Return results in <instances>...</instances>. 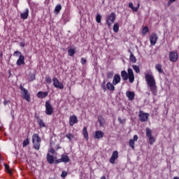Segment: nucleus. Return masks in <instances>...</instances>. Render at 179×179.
Listing matches in <instances>:
<instances>
[{
    "label": "nucleus",
    "instance_id": "1",
    "mask_svg": "<svg viewBox=\"0 0 179 179\" xmlns=\"http://www.w3.org/2000/svg\"><path fill=\"white\" fill-rule=\"evenodd\" d=\"M145 78L147 84L150 87V90L152 92V94L156 95V89H157V87H156V81L155 80V78L151 74H146Z\"/></svg>",
    "mask_w": 179,
    "mask_h": 179
},
{
    "label": "nucleus",
    "instance_id": "2",
    "mask_svg": "<svg viewBox=\"0 0 179 179\" xmlns=\"http://www.w3.org/2000/svg\"><path fill=\"white\" fill-rule=\"evenodd\" d=\"M128 73L125 71H122L121 72V77L123 79V80H129L130 83H134V81L135 80V76L134 75V71L132 69H128L127 71Z\"/></svg>",
    "mask_w": 179,
    "mask_h": 179
},
{
    "label": "nucleus",
    "instance_id": "3",
    "mask_svg": "<svg viewBox=\"0 0 179 179\" xmlns=\"http://www.w3.org/2000/svg\"><path fill=\"white\" fill-rule=\"evenodd\" d=\"M32 143L36 150H40V143H41V138L37 134L32 136Z\"/></svg>",
    "mask_w": 179,
    "mask_h": 179
},
{
    "label": "nucleus",
    "instance_id": "4",
    "mask_svg": "<svg viewBox=\"0 0 179 179\" xmlns=\"http://www.w3.org/2000/svg\"><path fill=\"white\" fill-rule=\"evenodd\" d=\"M13 55L16 57H19L17 61V66H21V65H24V56L22 55V52L20 51H15L13 53Z\"/></svg>",
    "mask_w": 179,
    "mask_h": 179
},
{
    "label": "nucleus",
    "instance_id": "5",
    "mask_svg": "<svg viewBox=\"0 0 179 179\" xmlns=\"http://www.w3.org/2000/svg\"><path fill=\"white\" fill-rule=\"evenodd\" d=\"M45 114L47 115H52V113H54V108L51 106V102L50 101H47L45 102Z\"/></svg>",
    "mask_w": 179,
    "mask_h": 179
},
{
    "label": "nucleus",
    "instance_id": "6",
    "mask_svg": "<svg viewBox=\"0 0 179 179\" xmlns=\"http://www.w3.org/2000/svg\"><path fill=\"white\" fill-rule=\"evenodd\" d=\"M20 89L22 91L23 99H25L27 101H30V94L29 91L22 85H20Z\"/></svg>",
    "mask_w": 179,
    "mask_h": 179
},
{
    "label": "nucleus",
    "instance_id": "7",
    "mask_svg": "<svg viewBox=\"0 0 179 179\" xmlns=\"http://www.w3.org/2000/svg\"><path fill=\"white\" fill-rule=\"evenodd\" d=\"M177 59H178V53L176 51L170 52L169 61H171V62H177Z\"/></svg>",
    "mask_w": 179,
    "mask_h": 179
},
{
    "label": "nucleus",
    "instance_id": "8",
    "mask_svg": "<svg viewBox=\"0 0 179 179\" xmlns=\"http://www.w3.org/2000/svg\"><path fill=\"white\" fill-rule=\"evenodd\" d=\"M52 81H53V86H55V87H56L57 89H60V90L64 89V84H62V83L59 82L58 78H54L52 79Z\"/></svg>",
    "mask_w": 179,
    "mask_h": 179
},
{
    "label": "nucleus",
    "instance_id": "9",
    "mask_svg": "<svg viewBox=\"0 0 179 179\" xmlns=\"http://www.w3.org/2000/svg\"><path fill=\"white\" fill-rule=\"evenodd\" d=\"M114 20H115V14L111 13L108 16L106 19V24H108V27H110V26L114 23Z\"/></svg>",
    "mask_w": 179,
    "mask_h": 179
},
{
    "label": "nucleus",
    "instance_id": "10",
    "mask_svg": "<svg viewBox=\"0 0 179 179\" xmlns=\"http://www.w3.org/2000/svg\"><path fill=\"white\" fill-rule=\"evenodd\" d=\"M157 40H159V36H157V34H152V35L150 36V41L151 45H156Z\"/></svg>",
    "mask_w": 179,
    "mask_h": 179
},
{
    "label": "nucleus",
    "instance_id": "11",
    "mask_svg": "<svg viewBox=\"0 0 179 179\" xmlns=\"http://www.w3.org/2000/svg\"><path fill=\"white\" fill-rule=\"evenodd\" d=\"M139 118L141 122H146V121H148V118H149V114L140 111Z\"/></svg>",
    "mask_w": 179,
    "mask_h": 179
},
{
    "label": "nucleus",
    "instance_id": "12",
    "mask_svg": "<svg viewBox=\"0 0 179 179\" xmlns=\"http://www.w3.org/2000/svg\"><path fill=\"white\" fill-rule=\"evenodd\" d=\"M74 124H78V117H76L75 115H73L69 118V125L70 127H73Z\"/></svg>",
    "mask_w": 179,
    "mask_h": 179
},
{
    "label": "nucleus",
    "instance_id": "13",
    "mask_svg": "<svg viewBox=\"0 0 179 179\" xmlns=\"http://www.w3.org/2000/svg\"><path fill=\"white\" fill-rule=\"evenodd\" d=\"M117 159H118V151H113L112 156L110 159V163H111L112 164H114Z\"/></svg>",
    "mask_w": 179,
    "mask_h": 179
},
{
    "label": "nucleus",
    "instance_id": "14",
    "mask_svg": "<svg viewBox=\"0 0 179 179\" xmlns=\"http://www.w3.org/2000/svg\"><path fill=\"white\" fill-rule=\"evenodd\" d=\"M120 82H121V76H120L119 74H115L113 77V85L115 86V85H118Z\"/></svg>",
    "mask_w": 179,
    "mask_h": 179
},
{
    "label": "nucleus",
    "instance_id": "15",
    "mask_svg": "<svg viewBox=\"0 0 179 179\" xmlns=\"http://www.w3.org/2000/svg\"><path fill=\"white\" fill-rule=\"evenodd\" d=\"M126 96L128 97L129 100H134L135 99V93L134 92L127 91Z\"/></svg>",
    "mask_w": 179,
    "mask_h": 179
},
{
    "label": "nucleus",
    "instance_id": "16",
    "mask_svg": "<svg viewBox=\"0 0 179 179\" xmlns=\"http://www.w3.org/2000/svg\"><path fill=\"white\" fill-rule=\"evenodd\" d=\"M104 136V132L101 131H97L95 132L94 138L96 139H101Z\"/></svg>",
    "mask_w": 179,
    "mask_h": 179
},
{
    "label": "nucleus",
    "instance_id": "17",
    "mask_svg": "<svg viewBox=\"0 0 179 179\" xmlns=\"http://www.w3.org/2000/svg\"><path fill=\"white\" fill-rule=\"evenodd\" d=\"M36 120H37V122L39 125V128H45V123H44V121L43 120V119L37 117Z\"/></svg>",
    "mask_w": 179,
    "mask_h": 179
},
{
    "label": "nucleus",
    "instance_id": "18",
    "mask_svg": "<svg viewBox=\"0 0 179 179\" xmlns=\"http://www.w3.org/2000/svg\"><path fill=\"white\" fill-rule=\"evenodd\" d=\"M21 19L24 20L29 17V8H27L24 13H20Z\"/></svg>",
    "mask_w": 179,
    "mask_h": 179
},
{
    "label": "nucleus",
    "instance_id": "19",
    "mask_svg": "<svg viewBox=\"0 0 179 179\" xmlns=\"http://www.w3.org/2000/svg\"><path fill=\"white\" fill-rule=\"evenodd\" d=\"M37 96L39 99H45L48 96V92H39L37 94Z\"/></svg>",
    "mask_w": 179,
    "mask_h": 179
},
{
    "label": "nucleus",
    "instance_id": "20",
    "mask_svg": "<svg viewBox=\"0 0 179 179\" xmlns=\"http://www.w3.org/2000/svg\"><path fill=\"white\" fill-rule=\"evenodd\" d=\"M106 89H108V90H110L111 92H114V90H115V87H114L111 83H108L106 84Z\"/></svg>",
    "mask_w": 179,
    "mask_h": 179
},
{
    "label": "nucleus",
    "instance_id": "21",
    "mask_svg": "<svg viewBox=\"0 0 179 179\" xmlns=\"http://www.w3.org/2000/svg\"><path fill=\"white\" fill-rule=\"evenodd\" d=\"M69 157H68V155L64 154L62 155V161L63 163H68L69 162Z\"/></svg>",
    "mask_w": 179,
    "mask_h": 179
},
{
    "label": "nucleus",
    "instance_id": "22",
    "mask_svg": "<svg viewBox=\"0 0 179 179\" xmlns=\"http://www.w3.org/2000/svg\"><path fill=\"white\" fill-rule=\"evenodd\" d=\"M83 134L84 136V138H85L86 141H88L89 140V134L87 133V129L86 127L83 128Z\"/></svg>",
    "mask_w": 179,
    "mask_h": 179
},
{
    "label": "nucleus",
    "instance_id": "23",
    "mask_svg": "<svg viewBox=\"0 0 179 179\" xmlns=\"http://www.w3.org/2000/svg\"><path fill=\"white\" fill-rule=\"evenodd\" d=\"M47 160L50 164H52L54 163V157L50 154L47 155Z\"/></svg>",
    "mask_w": 179,
    "mask_h": 179
},
{
    "label": "nucleus",
    "instance_id": "24",
    "mask_svg": "<svg viewBox=\"0 0 179 179\" xmlns=\"http://www.w3.org/2000/svg\"><path fill=\"white\" fill-rule=\"evenodd\" d=\"M61 9H62V6H61V4L57 5L55 8V15H58V13H59V12H61Z\"/></svg>",
    "mask_w": 179,
    "mask_h": 179
},
{
    "label": "nucleus",
    "instance_id": "25",
    "mask_svg": "<svg viewBox=\"0 0 179 179\" xmlns=\"http://www.w3.org/2000/svg\"><path fill=\"white\" fill-rule=\"evenodd\" d=\"M145 134H146V136L147 138H150L152 137V129H149V128H146L145 129Z\"/></svg>",
    "mask_w": 179,
    "mask_h": 179
},
{
    "label": "nucleus",
    "instance_id": "26",
    "mask_svg": "<svg viewBox=\"0 0 179 179\" xmlns=\"http://www.w3.org/2000/svg\"><path fill=\"white\" fill-rule=\"evenodd\" d=\"M129 145L131 148H132L133 150L135 149V141H134V139L129 140Z\"/></svg>",
    "mask_w": 179,
    "mask_h": 179
},
{
    "label": "nucleus",
    "instance_id": "27",
    "mask_svg": "<svg viewBox=\"0 0 179 179\" xmlns=\"http://www.w3.org/2000/svg\"><path fill=\"white\" fill-rule=\"evenodd\" d=\"M118 30H120V26L118 25V23H115L113 26V31H115V33H118Z\"/></svg>",
    "mask_w": 179,
    "mask_h": 179
},
{
    "label": "nucleus",
    "instance_id": "28",
    "mask_svg": "<svg viewBox=\"0 0 179 179\" xmlns=\"http://www.w3.org/2000/svg\"><path fill=\"white\" fill-rule=\"evenodd\" d=\"M155 69L159 73H163V70L162 69V64H156L155 65Z\"/></svg>",
    "mask_w": 179,
    "mask_h": 179
},
{
    "label": "nucleus",
    "instance_id": "29",
    "mask_svg": "<svg viewBox=\"0 0 179 179\" xmlns=\"http://www.w3.org/2000/svg\"><path fill=\"white\" fill-rule=\"evenodd\" d=\"M130 61L131 62H133V64H135V62H136V57L134 56V54L132 52H131L130 54Z\"/></svg>",
    "mask_w": 179,
    "mask_h": 179
},
{
    "label": "nucleus",
    "instance_id": "30",
    "mask_svg": "<svg viewBox=\"0 0 179 179\" xmlns=\"http://www.w3.org/2000/svg\"><path fill=\"white\" fill-rule=\"evenodd\" d=\"M129 7H130L131 9H132L133 12H138V8L134 7V3H129Z\"/></svg>",
    "mask_w": 179,
    "mask_h": 179
},
{
    "label": "nucleus",
    "instance_id": "31",
    "mask_svg": "<svg viewBox=\"0 0 179 179\" xmlns=\"http://www.w3.org/2000/svg\"><path fill=\"white\" fill-rule=\"evenodd\" d=\"M113 76H114V71H109L107 73L108 79H113Z\"/></svg>",
    "mask_w": 179,
    "mask_h": 179
},
{
    "label": "nucleus",
    "instance_id": "32",
    "mask_svg": "<svg viewBox=\"0 0 179 179\" xmlns=\"http://www.w3.org/2000/svg\"><path fill=\"white\" fill-rule=\"evenodd\" d=\"M4 167H5L6 170L7 171V172L8 173V174L12 176V171L10 170V169H9V165L4 164Z\"/></svg>",
    "mask_w": 179,
    "mask_h": 179
},
{
    "label": "nucleus",
    "instance_id": "33",
    "mask_svg": "<svg viewBox=\"0 0 179 179\" xmlns=\"http://www.w3.org/2000/svg\"><path fill=\"white\" fill-rule=\"evenodd\" d=\"M75 49H70V50H69V51H68V54H69V55L70 56V57H73V55H75Z\"/></svg>",
    "mask_w": 179,
    "mask_h": 179
},
{
    "label": "nucleus",
    "instance_id": "34",
    "mask_svg": "<svg viewBox=\"0 0 179 179\" xmlns=\"http://www.w3.org/2000/svg\"><path fill=\"white\" fill-rule=\"evenodd\" d=\"M98 121L99 122V125L101 127H103V125L104 124V119L101 117H98Z\"/></svg>",
    "mask_w": 179,
    "mask_h": 179
},
{
    "label": "nucleus",
    "instance_id": "35",
    "mask_svg": "<svg viewBox=\"0 0 179 179\" xmlns=\"http://www.w3.org/2000/svg\"><path fill=\"white\" fill-rule=\"evenodd\" d=\"M133 69L135 70V71L136 72V73H139L141 72V70L139 69V66H136V65H133L132 66Z\"/></svg>",
    "mask_w": 179,
    "mask_h": 179
},
{
    "label": "nucleus",
    "instance_id": "36",
    "mask_svg": "<svg viewBox=\"0 0 179 179\" xmlns=\"http://www.w3.org/2000/svg\"><path fill=\"white\" fill-rule=\"evenodd\" d=\"M149 138V142L150 145H153V143H155V142H156V139L155 138V137L151 136V137H148Z\"/></svg>",
    "mask_w": 179,
    "mask_h": 179
},
{
    "label": "nucleus",
    "instance_id": "37",
    "mask_svg": "<svg viewBox=\"0 0 179 179\" xmlns=\"http://www.w3.org/2000/svg\"><path fill=\"white\" fill-rule=\"evenodd\" d=\"M96 21L97 23H101V15L100 14L96 15Z\"/></svg>",
    "mask_w": 179,
    "mask_h": 179
},
{
    "label": "nucleus",
    "instance_id": "38",
    "mask_svg": "<svg viewBox=\"0 0 179 179\" xmlns=\"http://www.w3.org/2000/svg\"><path fill=\"white\" fill-rule=\"evenodd\" d=\"M101 88L102 90H103V92H106V90H107V88L106 87V80L103 81Z\"/></svg>",
    "mask_w": 179,
    "mask_h": 179
},
{
    "label": "nucleus",
    "instance_id": "39",
    "mask_svg": "<svg viewBox=\"0 0 179 179\" xmlns=\"http://www.w3.org/2000/svg\"><path fill=\"white\" fill-rule=\"evenodd\" d=\"M29 143H30V142L29 141V138L25 139L22 143L23 148H26V146H27V145H29Z\"/></svg>",
    "mask_w": 179,
    "mask_h": 179
},
{
    "label": "nucleus",
    "instance_id": "40",
    "mask_svg": "<svg viewBox=\"0 0 179 179\" xmlns=\"http://www.w3.org/2000/svg\"><path fill=\"white\" fill-rule=\"evenodd\" d=\"M148 31H149V28L148 27H145L142 30V33L144 36L148 33Z\"/></svg>",
    "mask_w": 179,
    "mask_h": 179
},
{
    "label": "nucleus",
    "instance_id": "41",
    "mask_svg": "<svg viewBox=\"0 0 179 179\" xmlns=\"http://www.w3.org/2000/svg\"><path fill=\"white\" fill-rule=\"evenodd\" d=\"M66 138L69 139V141H72V139L73 138V135L72 134H68L66 135Z\"/></svg>",
    "mask_w": 179,
    "mask_h": 179
},
{
    "label": "nucleus",
    "instance_id": "42",
    "mask_svg": "<svg viewBox=\"0 0 179 179\" xmlns=\"http://www.w3.org/2000/svg\"><path fill=\"white\" fill-rule=\"evenodd\" d=\"M45 82L46 83H48V85H51V82H52L51 78L45 77Z\"/></svg>",
    "mask_w": 179,
    "mask_h": 179
},
{
    "label": "nucleus",
    "instance_id": "43",
    "mask_svg": "<svg viewBox=\"0 0 179 179\" xmlns=\"http://www.w3.org/2000/svg\"><path fill=\"white\" fill-rule=\"evenodd\" d=\"M67 176H68V172L62 171V173L61 174L62 178H65V177H66Z\"/></svg>",
    "mask_w": 179,
    "mask_h": 179
},
{
    "label": "nucleus",
    "instance_id": "44",
    "mask_svg": "<svg viewBox=\"0 0 179 179\" xmlns=\"http://www.w3.org/2000/svg\"><path fill=\"white\" fill-rule=\"evenodd\" d=\"M118 121L120 124H125V120L124 119H122L121 117H118Z\"/></svg>",
    "mask_w": 179,
    "mask_h": 179
},
{
    "label": "nucleus",
    "instance_id": "45",
    "mask_svg": "<svg viewBox=\"0 0 179 179\" xmlns=\"http://www.w3.org/2000/svg\"><path fill=\"white\" fill-rule=\"evenodd\" d=\"M81 64L83 65H85V64H86V59L85 58H81Z\"/></svg>",
    "mask_w": 179,
    "mask_h": 179
},
{
    "label": "nucleus",
    "instance_id": "46",
    "mask_svg": "<svg viewBox=\"0 0 179 179\" xmlns=\"http://www.w3.org/2000/svg\"><path fill=\"white\" fill-rule=\"evenodd\" d=\"M62 158L56 160L55 163L56 164H58L59 163H62Z\"/></svg>",
    "mask_w": 179,
    "mask_h": 179
},
{
    "label": "nucleus",
    "instance_id": "47",
    "mask_svg": "<svg viewBox=\"0 0 179 179\" xmlns=\"http://www.w3.org/2000/svg\"><path fill=\"white\" fill-rule=\"evenodd\" d=\"M176 1H177V0H169L168 1V5L169 6L171 5V3H173V2H176Z\"/></svg>",
    "mask_w": 179,
    "mask_h": 179
},
{
    "label": "nucleus",
    "instance_id": "48",
    "mask_svg": "<svg viewBox=\"0 0 179 179\" xmlns=\"http://www.w3.org/2000/svg\"><path fill=\"white\" fill-rule=\"evenodd\" d=\"M138 136H137V135H134V140H133V141H138Z\"/></svg>",
    "mask_w": 179,
    "mask_h": 179
},
{
    "label": "nucleus",
    "instance_id": "49",
    "mask_svg": "<svg viewBox=\"0 0 179 179\" xmlns=\"http://www.w3.org/2000/svg\"><path fill=\"white\" fill-rule=\"evenodd\" d=\"M50 153H51L52 155H54V153H55V150H54V149H50L49 150Z\"/></svg>",
    "mask_w": 179,
    "mask_h": 179
},
{
    "label": "nucleus",
    "instance_id": "50",
    "mask_svg": "<svg viewBox=\"0 0 179 179\" xmlns=\"http://www.w3.org/2000/svg\"><path fill=\"white\" fill-rule=\"evenodd\" d=\"M34 80V76H31V78L29 79V82H33Z\"/></svg>",
    "mask_w": 179,
    "mask_h": 179
},
{
    "label": "nucleus",
    "instance_id": "51",
    "mask_svg": "<svg viewBox=\"0 0 179 179\" xmlns=\"http://www.w3.org/2000/svg\"><path fill=\"white\" fill-rule=\"evenodd\" d=\"M20 47H24L25 44H24V43L21 42V43H20Z\"/></svg>",
    "mask_w": 179,
    "mask_h": 179
},
{
    "label": "nucleus",
    "instance_id": "52",
    "mask_svg": "<svg viewBox=\"0 0 179 179\" xmlns=\"http://www.w3.org/2000/svg\"><path fill=\"white\" fill-rule=\"evenodd\" d=\"M8 103H9V101L5 100V101H3L4 106H6V104H8Z\"/></svg>",
    "mask_w": 179,
    "mask_h": 179
},
{
    "label": "nucleus",
    "instance_id": "53",
    "mask_svg": "<svg viewBox=\"0 0 179 179\" xmlns=\"http://www.w3.org/2000/svg\"><path fill=\"white\" fill-rule=\"evenodd\" d=\"M139 6H140V4H139V3H138L137 7H136V8H138V9H139Z\"/></svg>",
    "mask_w": 179,
    "mask_h": 179
},
{
    "label": "nucleus",
    "instance_id": "54",
    "mask_svg": "<svg viewBox=\"0 0 179 179\" xmlns=\"http://www.w3.org/2000/svg\"><path fill=\"white\" fill-rule=\"evenodd\" d=\"M173 179H179V178L176 176V177L173 178Z\"/></svg>",
    "mask_w": 179,
    "mask_h": 179
},
{
    "label": "nucleus",
    "instance_id": "55",
    "mask_svg": "<svg viewBox=\"0 0 179 179\" xmlns=\"http://www.w3.org/2000/svg\"><path fill=\"white\" fill-rule=\"evenodd\" d=\"M153 1H157V0H153Z\"/></svg>",
    "mask_w": 179,
    "mask_h": 179
}]
</instances>
